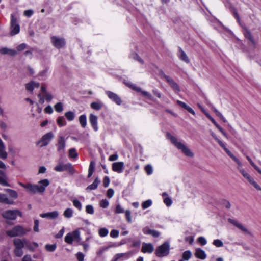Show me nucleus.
Here are the masks:
<instances>
[{"label":"nucleus","instance_id":"f257e3e1","mask_svg":"<svg viewBox=\"0 0 261 261\" xmlns=\"http://www.w3.org/2000/svg\"><path fill=\"white\" fill-rule=\"evenodd\" d=\"M49 181L47 179H41L37 184L28 183L27 184L19 182V185L25 188L27 191L31 194L35 193H43L46 188L49 185Z\"/></svg>","mask_w":261,"mask_h":261},{"label":"nucleus","instance_id":"f03ea898","mask_svg":"<svg viewBox=\"0 0 261 261\" xmlns=\"http://www.w3.org/2000/svg\"><path fill=\"white\" fill-rule=\"evenodd\" d=\"M238 165V169L242 175L257 190L261 191V187L254 180V178L243 168V164L233 154L229 156Z\"/></svg>","mask_w":261,"mask_h":261},{"label":"nucleus","instance_id":"7ed1b4c3","mask_svg":"<svg viewBox=\"0 0 261 261\" xmlns=\"http://www.w3.org/2000/svg\"><path fill=\"white\" fill-rule=\"evenodd\" d=\"M168 136L172 143L183 154L189 157H193L194 156V153L184 142H181L176 137L171 135L169 134Z\"/></svg>","mask_w":261,"mask_h":261},{"label":"nucleus","instance_id":"20e7f679","mask_svg":"<svg viewBox=\"0 0 261 261\" xmlns=\"http://www.w3.org/2000/svg\"><path fill=\"white\" fill-rule=\"evenodd\" d=\"M170 247V243L166 241L156 248L155 254L160 257L167 256L169 254Z\"/></svg>","mask_w":261,"mask_h":261},{"label":"nucleus","instance_id":"39448f33","mask_svg":"<svg viewBox=\"0 0 261 261\" xmlns=\"http://www.w3.org/2000/svg\"><path fill=\"white\" fill-rule=\"evenodd\" d=\"M29 229H24L20 225H17L13 227L12 229L7 230L6 233L11 237L20 236L24 235L27 232L29 231Z\"/></svg>","mask_w":261,"mask_h":261},{"label":"nucleus","instance_id":"423d86ee","mask_svg":"<svg viewBox=\"0 0 261 261\" xmlns=\"http://www.w3.org/2000/svg\"><path fill=\"white\" fill-rule=\"evenodd\" d=\"M81 240L80 232L79 229L68 233L65 237V242L71 244L73 242H79Z\"/></svg>","mask_w":261,"mask_h":261},{"label":"nucleus","instance_id":"0eeeda50","mask_svg":"<svg viewBox=\"0 0 261 261\" xmlns=\"http://www.w3.org/2000/svg\"><path fill=\"white\" fill-rule=\"evenodd\" d=\"M10 34L11 36L17 34L20 32V26L17 22V18L14 14L11 15Z\"/></svg>","mask_w":261,"mask_h":261},{"label":"nucleus","instance_id":"6e6552de","mask_svg":"<svg viewBox=\"0 0 261 261\" xmlns=\"http://www.w3.org/2000/svg\"><path fill=\"white\" fill-rule=\"evenodd\" d=\"M124 83L126 85H127L128 87L131 88L132 89H133L136 91H140L141 92V93L143 94V95L144 97H145V98L147 100H151V101L154 100L152 96L149 92L141 90L140 88L136 86L134 84L130 82H124Z\"/></svg>","mask_w":261,"mask_h":261},{"label":"nucleus","instance_id":"1a4fd4ad","mask_svg":"<svg viewBox=\"0 0 261 261\" xmlns=\"http://www.w3.org/2000/svg\"><path fill=\"white\" fill-rule=\"evenodd\" d=\"M53 137V133L48 132L42 137L41 139L37 143V145L40 147L45 146L49 144Z\"/></svg>","mask_w":261,"mask_h":261},{"label":"nucleus","instance_id":"9d476101","mask_svg":"<svg viewBox=\"0 0 261 261\" xmlns=\"http://www.w3.org/2000/svg\"><path fill=\"white\" fill-rule=\"evenodd\" d=\"M50 40L53 45L57 48H60L64 47L66 44L65 39L59 36H51L50 37Z\"/></svg>","mask_w":261,"mask_h":261},{"label":"nucleus","instance_id":"9b49d317","mask_svg":"<svg viewBox=\"0 0 261 261\" xmlns=\"http://www.w3.org/2000/svg\"><path fill=\"white\" fill-rule=\"evenodd\" d=\"M21 213L16 210H7L3 213V217L8 220H14L17 216L20 215Z\"/></svg>","mask_w":261,"mask_h":261},{"label":"nucleus","instance_id":"f8f14e48","mask_svg":"<svg viewBox=\"0 0 261 261\" xmlns=\"http://www.w3.org/2000/svg\"><path fill=\"white\" fill-rule=\"evenodd\" d=\"M106 94L108 97L112 100L113 101L115 102L118 105H121L122 103V100L121 98L116 93H113L111 91H107L106 92Z\"/></svg>","mask_w":261,"mask_h":261},{"label":"nucleus","instance_id":"ddd939ff","mask_svg":"<svg viewBox=\"0 0 261 261\" xmlns=\"http://www.w3.org/2000/svg\"><path fill=\"white\" fill-rule=\"evenodd\" d=\"M154 247L152 244L150 243H143L141 251L144 253L151 254L154 251Z\"/></svg>","mask_w":261,"mask_h":261},{"label":"nucleus","instance_id":"4468645a","mask_svg":"<svg viewBox=\"0 0 261 261\" xmlns=\"http://www.w3.org/2000/svg\"><path fill=\"white\" fill-rule=\"evenodd\" d=\"M124 169V163L123 162H118L114 163L112 164V170L118 173L123 172Z\"/></svg>","mask_w":261,"mask_h":261},{"label":"nucleus","instance_id":"2eb2a0df","mask_svg":"<svg viewBox=\"0 0 261 261\" xmlns=\"http://www.w3.org/2000/svg\"><path fill=\"white\" fill-rule=\"evenodd\" d=\"M38 96L39 98V102L41 103H44V100L50 102L53 98L52 94L49 92H45L43 95L39 94Z\"/></svg>","mask_w":261,"mask_h":261},{"label":"nucleus","instance_id":"dca6fc26","mask_svg":"<svg viewBox=\"0 0 261 261\" xmlns=\"http://www.w3.org/2000/svg\"><path fill=\"white\" fill-rule=\"evenodd\" d=\"M206 116L212 122V123L216 126V127L221 132L223 136L228 138V136L224 129L216 122L214 119L208 113L205 112Z\"/></svg>","mask_w":261,"mask_h":261},{"label":"nucleus","instance_id":"f3484780","mask_svg":"<svg viewBox=\"0 0 261 261\" xmlns=\"http://www.w3.org/2000/svg\"><path fill=\"white\" fill-rule=\"evenodd\" d=\"M97 117L92 114H90L89 116V122L91 125V126L95 131L98 130L97 126Z\"/></svg>","mask_w":261,"mask_h":261},{"label":"nucleus","instance_id":"a211bd4d","mask_svg":"<svg viewBox=\"0 0 261 261\" xmlns=\"http://www.w3.org/2000/svg\"><path fill=\"white\" fill-rule=\"evenodd\" d=\"M58 216L59 213L56 211L51 212L42 213L40 215V216L43 218H49L50 219H55L57 218Z\"/></svg>","mask_w":261,"mask_h":261},{"label":"nucleus","instance_id":"6ab92c4d","mask_svg":"<svg viewBox=\"0 0 261 261\" xmlns=\"http://www.w3.org/2000/svg\"><path fill=\"white\" fill-rule=\"evenodd\" d=\"M0 54L2 55H9L11 56H14L16 55L17 51L13 49L7 47H3L0 49Z\"/></svg>","mask_w":261,"mask_h":261},{"label":"nucleus","instance_id":"aec40b11","mask_svg":"<svg viewBox=\"0 0 261 261\" xmlns=\"http://www.w3.org/2000/svg\"><path fill=\"white\" fill-rule=\"evenodd\" d=\"M143 232L145 234H150L154 237H158L160 236V232L159 231L151 229L148 227H146L143 229Z\"/></svg>","mask_w":261,"mask_h":261},{"label":"nucleus","instance_id":"412c9836","mask_svg":"<svg viewBox=\"0 0 261 261\" xmlns=\"http://www.w3.org/2000/svg\"><path fill=\"white\" fill-rule=\"evenodd\" d=\"M39 87V83L35 81H31L25 85V88L28 91H32L35 88Z\"/></svg>","mask_w":261,"mask_h":261},{"label":"nucleus","instance_id":"4be33fe9","mask_svg":"<svg viewBox=\"0 0 261 261\" xmlns=\"http://www.w3.org/2000/svg\"><path fill=\"white\" fill-rule=\"evenodd\" d=\"M195 255L197 258L202 260L205 259L206 257V254L205 251L200 248L196 249Z\"/></svg>","mask_w":261,"mask_h":261},{"label":"nucleus","instance_id":"5701e85b","mask_svg":"<svg viewBox=\"0 0 261 261\" xmlns=\"http://www.w3.org/2000/svg\"><path fill=\"white\" fill-rule=\"evenodd\" d=\"M129 58L138 61L142 65L144 64L143 60L135 51L131 52L129 55Z\"/></svg>","mask_w":261,"mask_h":261},{"label":"nucleus","instance_id":"b1692460","mask_svg":"<svg viewBox=\"0 0 261 261\" xmlns=\"http://www.w3.org/2000/svg\"><path fill=\"white\" fill-rule=\"evenodd\" d=\"M7 153L5 150V146L4 144L0 138V158L6 159L7 158Z\"/></svg>","mask_w":261,"mask_h":261},{"label":"nucleus","instance_id":"393cba45","mask_svg":"<svg viewBox=\"0 0 261 261\" xmlns=\"http://www.w3.org/2000/svg\"><path fill=\"white\" fill-rule=\"evenodd\" d=\"M166 81L168 82L170 85L175 90L179 91V87L177 84L171 77L168 76H164Z\"/></svg>","mask_w":261,"mask_h":261},{"label":"nucleus","instance_id":"a878e982","mask_svg":"<svg viewBox=\"0 0 261 261\" xmlns=\"http://www.w3.org/2000/svg\"><path fill=\"white\" fill-rule=\"evenodd\" d=\"M59 151H64L65 147V140L63 137H60L57 145Z\"/></svg>","mask_w":261,"mask_h":261},{"label":"nucleus","instance_id":"bb28decb","mask_svg":"<svg viewBox=\"0 0 261 261\" xmlns=\"http://www.w3.org/2000/svg\"><path fill=\"white\" fill-rule=\"evenodd\" d=\"M0 184L4 186H10L7 182V177L5 173L0 170Z\"/></svg>","mask_w":261,"mask_h":261},{"label":"nucleus","instance_id":"cd10ccee","mask_svg":"<svg viewBox=\"0 0 261 261\" xmlns=\"http://www.w3.org/2000/svg\"><path fill=\"white\" fill-rule=\"evenodd\" d=\"M130 257V253H122L116 254L113 257V261H117L121 258L124 259H128Z\"/></svg>","mask_w":261,"mask_h":261},{"label":"nucleus","instance_id":"c85d7f7f","mask_svg":"<svg viewBox=\"0 0 261 261\" xmlns=\"http://www.w3.org/2000/svg\"><path fill=\"white\" fill-rule=\"evenodd\" d=\"M162 197L164 199V202L167 206H170L172 203V200L166 192L162 193Z\"/></svg>","mask_w":261,"mask_h":261},{"label":"nucleus","instance_id":"c756f323","mask_svg":"<svg viewBox=\"0 0 261 261\" xmlns=\"http://www.w3.org/2000/svg\"><path fill=\"white\" fill-rule=\"evenodd\" d=\"M177 103L181 107L186 109L189 113L192 114V115H195V111L189 106H188L186 103L177 100Z\"/></svg>","mask_w":261,"mask_h":261},{"label":"nucleus","instance_id":"7c9ffc66","mask_svg":"<svg viewBox=\"0 0 261 261\" xmlns=\"http://www.w3.org/2000/svg\"><path fill=\"white\" fill-rule=\"evenodd\" d=\"M0 202L12 204L13 203V201L9 199L5 194L0 193Z\"/></svg>","mask_w":261,"mask_h":261},{"label":"nucleus","instance_id":"2f4dec72","mask_svg":"<svg viewBox=\"0 0 261 261\" xmlns=\"http://www.w3.org/2000/svg\"><path fill=\"white\" fill-rule=\"evenodd\" d=\"M178 56L183 61L186 63H189V59L187 56L186 54L181 49H179V52L178 53Z\"/></svg>","mask_w":261,"mask_h":261},{"label":"nucleus","instance_id":"473e14b6","mask_svg":"<svg viewBox=\"0 0 261 261\" xmlns=\"http://www.w3.org/2000/svg\"><path fill=\"white\" fill-rule=\"evenodd\" d=\"M100 182V180L98 178H96L93 182L86 188V190L88 191L96 189Z\"/></svg>","mask_w":261,"mask_h":261},{"label":"nucleus","instance_id":"72a5a7b5","mask_svg":"<svg viewBox=\"0 0 261 261\" xmlns=\"http://www.w3.org/2000/svg\"><path fill=\"white\" fill-rule=\"evenodd\" d=\"M25 242V240H22L19 239L14 240V244L16 248H22L24 247V243Z\"/></svg>","mask_w":261,"mask_h":261},{"label":"nucleus","instance_id":"f704fd0d","mask_svg":"<svg viewBox=\"0 0 261 261\" xmlns=\"http://www.w3.org/2000/svg\"><path fill=\"white\" fill-rule=\"evenodd\" d=\"M102 103L100 101H94L91 103V107L95 110H99L101 109L102 107Z\"/></svg>","mask_w":261,"mask_h":261},{"label":"nucleus","instance_id":"c9c22d12","mask_svg":"<svg viewBox=\"0 0 261 261\" xmlns=\"http://www.w3.org/2000/svg\"><path fill=\"white\" fill-rule=\"evenodd\" d=\"M79 122L81 126L83 128L87 125V118L85 115H82L79 117Z\"/></svg>","mask_w":261,"mask_h":261},{"label":"nucleus","instance_id":"e433bc0d","mask_svg":"<svg viewBox=\"0 0 261 261\" xmlns=\"http://www.w3.org/2000/svg\"><path fill=\"white\" fill-rule=\"evenodd\" d=\"M73 211L71 208H66L63 213V215L65 218H70L73 216Z\"/></svg>","mask_w":261,"mask_h":261},{"label":"nucleus","instance_id":"4c0bfd02","mask_svg":"<svg viewBox=\"0 0 261 261\" xmlns=\"http://www.w3.org/2000/svg\"><path fill=\"white\" fill-rule=\"evenodd\" d=\"M95 165V164L94 161L90 162L89 169H88V177H90L92 175L94 170Z\"/></svg>","mask_w":261,"mask_h":261},{"label":"nucleus","instance_id":"58836bf2","mask_svg":"<svg viewBox=\"0 0 261 261\" xmlns=\"http://www.w3.org/2000/svg\"><path fill=\"white\" fill-rule=\"evenodd\" d=\"M192 256V253L190 250H187L184 251L182 254V258L184 260H189Z\"/></svg>","mask_w":261,"mask_h":261},{"label":"nucleus","instance_id":"ea45409f","mask_svg":"<svg viewBox=\"0 0 261 261\" xmlns=\"http://www.w3.org/2000/svg\"><path fill=\"white\" fill-rule=\"evenodd\" d=\"M5 191L8 192L9 195L13 199H15L18 197V193L15 191L10 189H5Z\"/></svg>","mask_w":261,"mask_h":261},{"label":"nucleus","instance_id":"a19ab883","mask_svg":"<svg viewBox=\"0 0 261 261\" xmlns=\"http://www.w3.org/2000/svg\"><path fill=\"white\" fill-rule=\"evenodd\" d=\"M65 116L68 121H71L75 118V114L72 111H68L65 113Z\"/></svg>","mask_w":261,"mask_h":261},{"label":"nucleus","instance_id":"79ce46f5","mask_svg":"<svg viewBox=\"0 0 261 261\" xmlns=\"http://www.w3.org/2000/svg\"><path fill=\"white\" fill-rule=\"evenodd\" d=\"M73 206L76 207L78 210L81 211L82 208V205L81 202L76 198H74L72 200Z\"/></svg>","mask_w":261,"mask_h":261},{"label":"nucleus","instance_id":"37998d69","mask_svg":"<svg viewBox=\"0 0 261 261\" xmlns=\"http://www.w3.org/2000/svg\"><path fill=\"white\" fill-rule=\"evenodd\" d=\"M64 169L65 171H68L71 174H73L74 172V169L71 163H67L65 164Z\"/></svg>","mask_w":261,"mask_h":261},{"label":"nucleus","instance_id":"c03bdc74","mask_svg":"<svg viewBox=\"0 0 261 261\" xmlns=\"http://www.w3.org/2000/svg\"><path fill=\"white\" fill-rule=\"evenodd\" d=\"M69 156L72 159H76L78 157V153H77L75 148H71L69 150Z\"/></svg>","mask_w":261,"mask_h":261},{"label":"nucleus","instance_id":"a18cd8bd","mask_svg":"<svg viewBox=\"0 0 261 261\" xmlns=\"http://www.w3.org/2000/svg\"><path fill=\"white\" fill-rule=\"evenodd\" d=\"M57 248V245L56 244H46L45 246V249L46 251L48 252H54Z\"/></svg>","mask_w":261,"mask_h":261},{"label":"nucleus","instance_id":"49530a36","mask_svg":"<svg viewBox=\"0 0 261 261\" xmlns=\"http://www.w3.org/2000/svg\"><path fill=\"white\" fill-rule=\"evenodd\" d=\"M54 108L56 112L60 113L63 110V105L61 102H59L54 106Z\"/></svg>","mask_w":261,"mask_h":261},{"label":"nucleus","instance_id":"de8ad7c7","mask_svg":"<svg viewBox=\"0 0 261 261\" xmlns=\"http://www.w3.org/2000/svg\"><path fill=\"white\" fill-rule=\"evenodd\" d=\"M109 231L106 228H101L98 230V234L101 237H105L108 234Z\"/></svg>","mask_w":261,"mask_h":261},{"label":"nucleus","instance_id":"09e8293b","mask_svg":"<svg viewBox=\"0 0 261 261\" xmlns=\"http://www.w3.org/2000/svg\"><path fill=\"white\" fill-rule=\"evenodd\" d=\"M58 125L60 127L65 126L66 124V121L63 117H59L57 120Z\"/></svg>","mask_w":261,"mask_h":261},{"label":"nucleus","instance_id":"8fccbe9b","mask_svg":"<svg viewBox=\"0 0 261 261\" xmlns=\"http://www.w3.org/2000/svg\"><path fill=\"white\" fill-rule=\"evenodd\" d=\"M145 171L148 175H150L153 173V167L150 165L148 164L145 167Z\"/></svg>","mask_w":261,"mask_h":261},{"label":"nucleus","instance_id":"3c124183","mask_svg":"<svg viewBox=\"0 0 261 261\" xmlns=\"http://www.w3.org/2000/svg\"><path fill=\"white\" fill-rule=\"evenodd\" d=\"M217 142H218V143H219V144L220 145V146L221 147H222V148L224 149V150L226 151V152L228 154V155L229 156H230L231 154H232V153L230 151V150H228V149L226 148V146H225V145L224 143H223V142L222 141H221L220 139H219Z\"/></svg>","mask_w":261,"mask_h":261},{"label":"nucleus","instance_id":"603ef678","mask_svg":"<svg viewBox=\"0 0 261 261\" xmlns=\"http://www.w3.org/2000/svg\"><path fill=\"white\" fill-rule=\"evenodd\" d=\"M214 112L215 113V114L224 122H226V119L224 118V117L222 115V114L216 108H214L213 109Z\"/></svg>","mask_w":261,"mask_h":261},{"label":"nucleus","instance_id":"864d4df0","mask_svg":"<svg viewBox=\"0 0 261 261\" xmlns=\"http://www.w3.org/2000/svg\"><path fill=\"white\" fill-rule=\"evenodd\" d=\"M47 70L46 69L43 70L40 72L38 76L40 77L39 79L41 80H44L46 79L47 76Z\"/></svg>","mask_w":261,"mask_h":261},{"label":"nucleus","instance_id":"5fc2aeb1","mask_svg":"<svg viewBox=\"0 0 261 261\" xmlns=\"http://www.w3.org/2000/svg\"><path fill=\"white\" fill-rule=\"evenodd\" d=\"M247 159L248 160L250 164L253 167V168L260 174H261V169L259 168L252 161V160L249 156H247Z\"/></svg>","mask_w":261,"mask_h":261},{"label":"nucleus","instance_id":"6e6d98bb","mask_svg":"<svg viewBox=\"0 0 261 261\" xmlns=\"http://www.w3.org/2000/svg\"><path fill=\"white\" fill-rule=\"evenodd\" d=\"M152 201L150 199L147 200L143 202L142 204V207L143 209H146L150 207L152 204Z\"/></svg>","mask_w":261,"mask_h":261},{"label":"nucleus","instance_id":"4d7b16f0","mask_svg":"<svg viewBox=\"0 0 261 261\" xmlns=\"http://www.w3.org/2000/svg\"><path fill=\"white\" fill-rule=\"evenodd\" d=\"M64 167L65 164L60 163L55 167L54 169L57 172H62L65 171Z\"/></svg>","mask_w":261,"mask_h":261},{"label":"nucleus","instance_id":"13d9d810","mask_svg":"<svg viewBox=\"0 0 261 261\" xmlns=\"http://www.w3.org/2000/svg\"><path fill=\"white\" fill-rule=\"evenodd\" d=\"M85 210L87 213L89 214H93L94 213V208L92 205H87L86 206Z\"/></svg>","mask_w":261,"mask_h":261},{"label":"nucleus","instance_id":"bf43d9fd","mask_svg":"<svg viewBox=\"0 0 261 261\" xmlns=\"http://www.w3.org/2000/svg\"><path fill=\"white\" fill-rule=\"evenodd\" d=\"M213 244L217 247H220L223 246V243L221 240L219 239L214 240L213 242Z\"/></svg>","mask_w":261,"mask_h":261},{"label":"nucleus","instance_id":"052dcab7","mask_svg":"<svg viewBox=\"0 0 261 261\" xmlns=\"http://www.w3.org/2000/svg\"><path fill=\"white\" fill-rule=\"evenodd\" d=\"M99 205L102 208H107L109 205V202L107 199H102L100 201Z\"/></svg>","mask_w":261,"mask_h":261},{"label":"nucleus","instance_id":"680f3d73","mask_svg":"<svg viewBox=\"0 0 261 261\" xmlns=\"http://www.w3.org/2000/svg\"><path fill=\"white\" fill-rule=\"evenodd\" d=\"M115 212L116 214L123 213L124 212V210L120 204H117L116 206Z\"/></svg>","mask_w":261,"mask_h":261},{"label":"nucleus","instance_id":"e2e57ef3","mask_svg":"<svg viewBox=\"0 0 261 261\" xmlns=\"http://www.w3.org/2000/svg\"><path fill=\"white\" fill-rule=\"evenodd\" d=\"M39 221L37 219L34 220V226L33 227V230L36 232H39Z\"/></svg>","mask_w":261,"mask_h":261},{"label":"nucleus","instance_id":"0e129e2a","mask_svg":"<svg viewBox=\"0 0 261 261\" xmlns=\"http://www.w3.org/2000/svg\"><path fill=\"white\" fill-rule=\"evenodd\" d=\"M244 34L245 37L246 38H247L248 39L250 40L251 42H253V40H252V37L251 36V35L250 32L248 30L245 29L244 30Z\"/></svg>","mask_w":261,"mask_h":261},{"label":"nucleus","instance_id":"69168bd1","mask_svg":"<svg viewBox=\"0 0 261 261\" xmlns=\"http://www.w3.org/2000/svg\"><path fill=\"white\" fill-rule=\"evenodd\" d=\"M21 249L22 248H16L15 249L14 252L17 256L20 257L22 255L23 251Z\"/></svg>","mask_w":261,"mask_h":261},{"label":"nucleus","instance_id":"338daca9","mask_svg":"<svg viewBox=\"0 0 261 261\" xmlns=\"http://www.w3.org/2000/svg\"><path fill=\"white\" fill-rule=\"evenodd\" d=\"M198 242L202 245H205L207 243V241L203 237H200L198 238Z\"/></svg>","mask_w":261,"mask_h":261},{"label":"nucleus","instance_id":"774afa93","mask_svg":"<svg viewBox=\"0 0 261 261\" xmlns=\"http://www.w3.org/2000/svg\"><path fill=\"white\" fill-rule=\"evenodd\" d=\"M76 256L78 261H83L84 258V255L82 252H78L76 254Z\"/></svg>","mask_w":261,"mask_h":261}]
</instances>
